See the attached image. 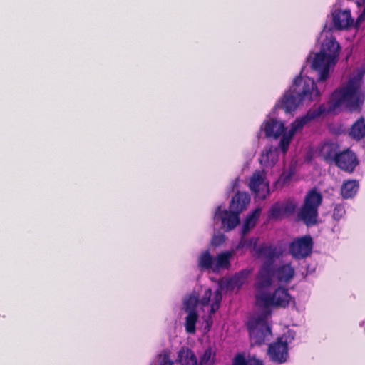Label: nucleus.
I'll return each instance as SVG.
<instances>
[{
    "label": "nucleus",
    "instance_id": "1",
    "mask_svg": "<svg viewBox=\"0 0 365 365\" xmlns=\"http://www.w3.org/2000/svg\"><path fill=\"white\" fill-rule=\"evenodd\" d=\"M359 86L356 81L351 79L347 84L340 89L336 90L331 96L328 102V107L324 104L317 108L309 109L305 115L292 123L289 133L294 135L297 132L302 130L304 126L312 120L327 113H334L336 108L346 105L352 109H356L359 105L358 96Z\"/></svg>",
    "mask_w": 365,
    "mask_h": 365
},
{
    "label": "nucleus",
    "instance_id": "2",
    "mask_svg": "<svg viewBox=\"0 0 365 365\" xmlns=\"http://www.w3.org/2000/svg\"><path fill=\"white\" fill-rule=\"evenodd\" d=\"M319 96L320 92L312 78L298 76L277 106L286 113H291L303 101H317Z\"/></svg>",
    "mask_w": 365,
    "mask_h": 365
},
{
    "label": "nucleus",
    "instance_id": "3",
    "mask_svg": "<svg viewBox=\"0 0 365 365\" xmlns=\"http://www.w3.org/2000/svg\"><path fill=\"white\" fill-rule=\"evenodd\" d=\"M323 200L322 195L314 187L306 194L303 205L298 212L297 217L307 227H312L317 223L318 209Z\"/></svg>",
    "mask_w": 365,
    "mask_h": 365
},
{
    "label": "nucleus",
    "instance_id": "4",
    "mask_svg": "<svg viewBox=\"0 0 365 365\" xmlns=\"http://www.w3.org/2000/svg\"><path fill=\"white\" fill-rule=\"evenodd\" d=\"M290 300L291 296L288 289L280 287L276 289L272 294L267 292L255 294L257 305L264 309L270 307L285 308L288 307Z\"/></svg>",
    "mask_w": 365,
    "mask_h": 365
},
{
    "label": "nucleus",
    "instance_id": "5",
    "mask_svg": "<svg viewBox=\"0 0 365 365\" xmlns=\"http://www.w3.org/2000/svg\"><path fill=\"white\" fill-rule=\"evenodd\" d=\"M313 240L310 235L298 237L290 242L289 253L295 259H301L309 256L312 250Z\"/></svg>",
    "mask_w": 365,
    "mask_h": 365
},
{
    "label": "nucleus",
    "instance_id": "6",
    "mask_svg": "<svg viewBox=\"0 0 365 365\" xmlns=\"http://www.w3.org/2000/svg\"><path fill=\"white\" fill-rule=\"evenodd\" d=\"M248 329L252 345L265 344L272 336L271 327L265 322H257L254 326L250 325Z\"/></svg>",
    "mask_w": 365,
    "mask_h": 365
},
{
    "label": "nucleus",
    "instance_id": "7",
    "mask_svg": "<svg viewBox=\"0 0 365 365\" xmlns=\"http://www.w3.org/2000/svg\"><path fill=\"white\" fill-rule=\"evenodd\" d=\"M336 63L333 57L327 56L323 52H319L312 63V68L319 72L318 81H324L329 77V68Z\"/></svg>",
    "mask_w": 365,
    "mask_h": 365
},
{
    "label": "nucleus",
    "instance_id": "8",
    "mask_svg": "<svg viewBox=\"0 0 365 365\" xmlns=\"http://www.w3.org/2000/svg\"><path fill=\"white\" fill-rule=\"evenodd\" d=\"M274 275V267H271L270 264H262L255 283L256 294L267 293V289L271 287Z\"/></svg>",
    "mask_w": 365,
    "mask_h": 365
},
{
    "label": "nucleus",
    "instance_id": "9",
    "mask_svg": "<svg viewBox=\"0 0 365 365\" xmlns=\"http://www.w3.org/2000/svg\"><path fill=\"white\" fill-rule=\"evenodd\" d=\"M340 145L333 140H324L317 147L319 158L329 165H333L340 150Z\"/></svg>",
    "mask_w": 365,
    "mask_h": 365
},
{
    "label": "nucleus",
    "instance_id": "10",
    "mask_svg": "<svg viewBox=\"0 0 365 365\" xmlns=\"http://www.w3.org/2000/svg\"><path fill=\"white\" fill-rule=\"evenodd\" d=\"M358 164L359 161L356 154L350 149L340 150L333 163L341 170L348 173H352Z\"/></svg>",
    "mask_w": 365,
    "mask_h": 365
},
{
    "label": "nucleus",
    "instance_id": "11",
    "mask_svg": "<svg viewBox=\"0 0 365 365\" xmlns=\"http://www.w3.org/2000/svg\"><path fill=\"white\" fill-rule=\"evenodd\" d=\"M249 187L259 200H264L269 194L268 183L264 182L262 173L256 170L250 178Z\"/></svg>",
    "mask_w": 365,
    "mask_h": 365
},
{
    "label": "nucleus",
    "instance_id": "12",
    "mask_svg": "<svg viewBox=\"0 0 365 365\" xmlns=\"http://www.w3.org/2000/svg\"><path fill=\"white\" fill-rule=\"evenodd\" d=\"M267 354L270 359L278 364L286 361L288 356V344L283 341L282 338H278L275 342L271 343L267 349Z\"/></svg>",
    "mask_w": 365,
    "mask_h": 365
},
{
    "label": "nucleus",
    "instance_id": "13",
    "mask_svg": "<svg viewBox=\"0 0 365 365\" xmlns=\"http://www.w3.org/2000/svg\"><path fill=\"white\" fill-rule=\"evenodd\" d=\"M240 212L230 210H221L220 207H218L215 217L221 220L222 226L225 228L227 231L233 230L240 222L239 217Z\"/></svg>",
    "mask_w": 365,
    "mask_h": 365
},
{
    "label": "nucleus",
    "instance_id": "14",
    "mask_svg": "<svg viewBox=\"0 0 365 365\" xmlns=\"http://www.w3.org/2000/svg\"><path fill=\"white\" fill-rule=\"evenodd\" d=\"M296 205L292 201H287L286 202H277L271 206L268 212V219H281L286 215L294 213Z\"/></svg>",
    "mask_w": 365,
    "mask_h": 365
},
{
    "label": "nucleus",
    "instance_id": "15",
    "mask_svg": "<svg viewBox=\"0 0 365 365\" xmlns=\"http://www.w3.org/2000/svg\"><path fill=\"white\" fill-rule=\"evenodd\" d=\"M332 23L337 30H343L351 26L354 19L351 18L349 9H336L332 13Z\"/></svg>",
    "mask_w": 365,
    "mask_h": 365
},
{
    "label": "nucleus",
    "instance_id": "16",
    "mask_svg": "<svg viewBox=\"0 0 365 365\" xmlns=\"http://www.w3.org/2000/svg\"><path fill=\"white\" fill-rule=\"evenodd\" d=\"M261 129L264 130L267 138H273L274 139L278 138L285 131L284 123L274 118L265 120L262 123Z\"/></svg>",
    "mask_w": 365,
    "mask_h": 365
},
{
    "label": "nucleus",
    "instance_id": "17",
    "mask_svg": "<svg viewBox=\"0 0 365 365\" xmlns=\"http://www.w3.org/2000/svg\"><path fill=\"white\" fill-rule=\"evenodd\" d=\"M250 202V195L245 192L237 191L232 197L229 208L241 213Z\"/></svg>",
    "mask_w": 365,
    "mask_h": 365
},
{
    "label": "nucleus",
    "instance_id": "18",
    "mask_svg": "<svg viewBox=\"0 0 365 365\" xmlns=\"http://www.w3.org/2000/svg\"><path fill=\"white\" fill-rule=\"evenodd\" d=\"M339 51V43L334 38H330L323 41L320 52H323L327 56L333 57L335 62H337Z\"/></svg>",
    "mask_w": 365,
    "mask_h": 365
},
{
    "label": "nucleus",
    "instance_id": "19",
    "mask_svg": "<svg viewBox=\"0 0 365 365\" xmlns=\"http://www.w3.org/2000/svg\"><path fill=\"white\" fill-rule=\"evenodd\" d=\"M257 252L265 259L263 264H270L271 267H274V259L277 257L275 247L262 244L258 247Z\"/></svg>",
    "mask_w": 365,
    "mask_h": 365
},
{
    "label": "nucleus",
    "instance_id": "20",
    "mask_svg": "<svg viewBox=\"0 0 365 365\" xmlns=\"http://www.w3.org/2000/svg\"><path fill=\"white\" fill-rule=\"evenodd\" d=\"M274 275L280 282H289L294 276V269L289 264H286L274 268Z\"/></svg>",
    "mask_w": 365,
    "mask_h": 365
},
{
    "label": "nucleus",
    "instance_id": "21",
    "mask_svg": "<svg viewBox=\"0 0 365 365\" xmlns=\"http://www.w3.org/2000/svg\"><path fill=\"white\" fill-rule=\"evenodd\" d=\"M349 136L356 140L365 138V118L361 117L350 128Z\"/></svg>",
    "mask_w": 365,
    "mask_h": 365
},
{
    "label": "nucleus",
    "instance_id": "22",
    "mask_svg": "<svg viewBox=\"0 0 365 365\" xmlns=\"http://www.w3.org/2000/svg\"><path fill=\"white\" fill-rule=\"evenodd\" d=\"M358 190V181L356 180H349L343 182L340 192L344 199H349L356 194Z\"/></svg>",
    "mask_w": 365,
    "mask_h": 365
},
{
    "label": "nucleus",
    "instance_id": "23",
    "mask_svg": "<svg viewBox=\"0 0 365 365\" xmlns=\"http://www.w3.org/2000/svg\"><path fill=\"white\" fill-rule=\"evenodd\" d=\"M215 259L209 250L202 252L198 257L197 266L200 270H212L214 272Z\"/></svg>",
    "mask_w": 365,
    "mask_h": 365
},
{
    "label": "nucleus",
    "instance_id": "24",
    "mask_svg": "<svg viewBox=\"0 0 365 365\" xmlns=\"http://www.w3.org/2000/svg\"><path fill=\"white\" fill-rule=\"evenodd\" d=\"M178 357L180 365H199L194 352L188 348L182 347Z\"/></svg>",
    "mask_w": 365,
    "mask_h": 365
},
{
    "label": "nucleus",
    "instance_id": "25",
    "mask_svg": "<svg viewBox=\"0 0 365 365\" xmlns=\"http://www.w3.org/2000/svg\"><path fill=\"white\" fill-rule=\"evenodd\" d=\"M260 213L261 210L259 208H257L247 215L244 220L242 227V234L243 235H247L249 231L255 226L256 222L260 216Z\"/></svg>",
    "mask_w": 365,
    "mask_h": 365
},
{
    "label": "nucleus",
    "instance_id": "26",
    "mask_svg": "<svg viewBox=\"0 0 365 365\" xmlns=\"http://www.w3.org/2000/svg\"><path fill=\"white\" fill-rule=\"evenodd\" d=\"M230 257L231 254L228 252L218 254L215 259L214 272H217L221 269H228L230 266Z\"/></svg>",
    "mask_w": 365,
    "mask_h": 365
},
{
    "label": "nucleus",
    "instance_id": "27",
    "mask_svg": "<svg viewBox=\"0 0 365 365\" xmlns=\"http://www.w3.org/2000/svg\"><path fill=\"white\" fill-rule=\"evenodd\" d=\"M185 318V330L189 334H194L196 331V323L198 320V314L197 312H187Z\"/></svg>",
    "mask_w": 365,
    "mask_h": 365
},
{
    "label": "nucleus",
    "instance_id": "28",
    "mask_svg": "<svg viewBox=\"0 0 365 365\" xmlns=\"http://www.w3.org/2000/svg\"><path fill=\"white\" fill-rule=\"evenodd\" d=\"M249 273L250 272L246 269L239 272L229 281V284H230L232 288L234 287H241L249 275Z\"/></svg>",
    "mask_w": 365,
    "mask_h": 365
},
{
    "label": "nucleus",
    "instance_id": "29",
    "mask_svg": "<svg viewBox=\"0 0 365 365\" xmlns=\"http://www.w3.org/2000/svg\"><path fill=\"white\" fill-rule=\"evenodd\" d=\"M199 299L194 295L189 296L183 302V309L185 312H197L196 307L199 303Z\"/></svg>",
    "mask_w": 365,
    "mask_h": 365
},
{
    "label": "nucleus",
    "instance_id": "30",
    "mask_svg": "<svg viewBox=\"0 0 365 365\" xmlns=\"http://www.w3.org/2000/svg\"><path fill=\"white\" fill-rule=\"evenodd\" d=\"M222 302V293L221 291L217 289L213 294L212 302L210 307V314H215L220 308Z\"/></svg>",
    "mask_w": 365,
    "mask_h": 365
},
{
    "label": "nucleus",
    "instance_id": "31",
    "mask_svg": "<svg viewBox=\"0 0 365 365\" xmlns=\"http://www.w3.org/2000/svg\"><path fill=\"white\" fill-rule=\"evenodd\" d=\"M215 354L212 353V349H207L200 358L199 365H212Z\"/></svg>",
    "mask_w": 365,
    "mask_h": 365
},
{
    "label": "nucleus",
    "instance_id": "32",
    "mask_svg": "<svg viewBox=\"0 0 365 365\" xmlns=\"http://www.w3.org/2000/svg\"><path fill=\"white\" fill-rule=\"evenodd\" d=\"M292 136L293 135H290L289 133L288 132L287 135H283L282 137L279 142V146L284 153L287 151Z\"/></svg>",
    "mask_w": 365,
    "mask_h": 365
},
{
    "label": "nucleus",
    "instance_id": "33",
    "mask_svg": "<svg viewBox=\"0 0 365 365\" xmlns=\"http://www.w3.org/2000/svg\"><path fill=\"white\" fill-rule=\"evenodd\" d=\"M345 214V210L342 205H336L333 211V217L335 220H339Z\"/></svg>",
    "mask_w": 365,
    "mask_h": 365
},
{
    "label": "nucleus",
    "instance_id": "34",
    "mask_svg": "<svg viewBox=\"0 0 365 365\" xmlns=\"http://www.w3.org/2000/svg\"><path fill=\"white\" fill-rule=\"evenodd\" d=\"M211 297H212V290L211 289H207L201 299L199 300V302H200V304L202 305V306H207L210 304V302L211 300Z\"/></svg>",
    "mask_w": 365,
    "mask_h": 365
},
{
    "label": "nucleus",
    "instance_id": "35",
    "mask_svg": "<svg viewBox=\"0 0 365 365\" xmlns=\"http://www.w3.org/2000/svg\"><path fill=\"white\" fill-rule=\"evenodd\" d=\"M232 365H248V361L246 360L244 354H237L234 357Z\"/></svg>",
    "mask_w": 365,
    "mask_h": 365
},
{
    "label": "nucleus",
    "instance_id": "36",
    "mask_svg": "<svg viewBox=\"0 0 365 365\" xmlns=\"http://www.w3.org/2000/svg\"><path fill=\"white\" fill-rule=\"evenodd\" d=\"M160 365H173V361L169 359L168 356L165 355Z\"/></svg>",
    "mask_w": 365,
    "mask_h": 365
},
{
    "label": "nucleus",
    "instance_id": "37",
    "mask_svg": "<svg viewBox=\"0 0 365 365\" xmlns=\"http://www.w3.org/2000/svg\"><path fill=\"white\" fill-rule=\"evenodd\" d=\"M248 365H264L260 359H253L248 361Z\"/></svg>",
    "mask_w": 365,
    "mask_h": 365
},
{
    "label": "nucleus",
    "instance_id": "38",
    "mask_svg": "<svg viewBox=\"0 0 365 365\" xmlns=\"http://www.w3.org/2000/svg\"><path fill=\"white\" fill-rule=\"evenodd\" d=\"M364 19H365V6H364V9L362 13L357 18L356 22L358 23L359 21H362Z\"/></svg>",
    "mask_w": 365,
    "mask_h": 365
},
{
    "label": "nucleus",
    "instance_id": "39",
    "mask_svg": "<svg viewBox=\"0 0 365 365\" xmlns=\"http://www.w3.org/2000/svg\"><path fill=\"white\" fill-rule=\"evenodd\" d=\"M240 245L244 246V245L242 244V241L240 242Z\"/></svg>",
    "mask_w": 365,
    "mask_h": 365
}]
</instances>
